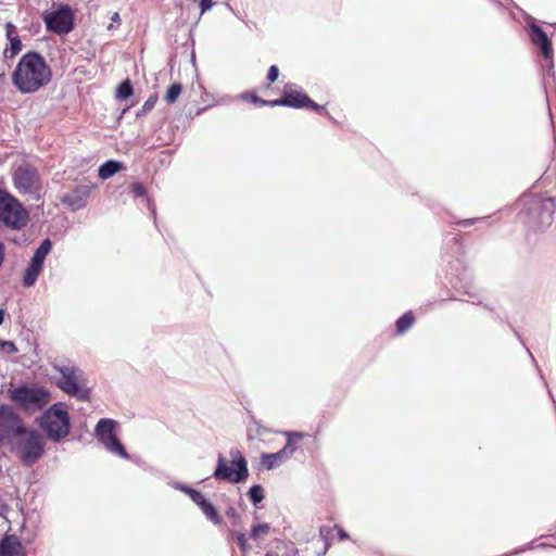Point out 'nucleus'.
<instances>
[{"label": "nucleus", "mask_w": 556, "mask_h": 556, "mask_svg": "<svg viewBox=\"0 0 556 556\" xmlns=\"http://www.w3.org/2000/svg\"><path fill=\"white\" fill-rule=\"evenodd\" d=\"M441 257L447 264L445 279L451 288L458 293L467 294L472 299L471 304L482 306L492 312L497 320L504 321L493 306L478 300V294L472 291L473 276L467 266L465 247L459 233L448 232L444 236Z\"/></svg>", "instance_id": "obj_1"}, {"label": "nucleus", "mask_w": 556, "mask_h": 556, "mask_svg": "<svg viewBox=\"0 0 556 556\" xmlns=\"http://www.w3.org/2000/svg\"><path fill=\"white\" fill-rule=\"evenodd\" d=\"M0 440L28 466L35 464V429L9 405H0Z\"/></svg>", "instance_id": "obj_2"}, {"label": "nucleus", "mask_w": 556, "mask_h": 556, "mask_svg": "<svg viewBox=\"0 0 556 556\" xmlns=\"http://www.w3.org/2000/svg\"><path fill=\"white\" fill-rule=\"evenodd\" d=\"M60 377L49 376L48 368L37 363V378L48 377L49 381L61 391L79 402H89L92 396V388L86 386V377L79 366L60 365L56 361L51 363Z\"/></svg>", "instance_id": "obj_3"}, {"label": "nucleus", "mask_w": 556, "mask_h": 556, "mask_svg": "<svg viewBox=\"0 0 556 556\" xmlns=\"http://www.w3.org/2000/svg\"><path fill=\"white\" fill-rule=\"evenodd\" d=\"M519 204L521 205L518 213L519 219L529 231H542L552 225L556 208L553 197L523 194Z\"/></svg>", "instance_id": "obj_4"}, {"label": "nucleus", "mask_w": 556, "mask_h": 556, "mask_svg": "<svg viewBox=\"0 0 556 556\" xmlns=\"http://www.w3.org/2000/svg\"><path fill=\"white\" fill-rule=\"evenodd\" d=\"M68 405L63 401L52 403L37 415V430L50 442H64L72 431Z\"/></svg>", "instance_id": "obj_5"}, {"label": "nucleus", "mask_w": 556, "mask_h": 556, "mask_svg": "<svg viewBox=\"0 0 556 556\" xmlns=\"http://www.w3.org/2000/svg\"><path fill=\"white\" fill-rule=\"evenodd\" d=\"M229 457L227 458L223 453H218L213 473L206 480L214 478L219 483H245L250 477L249 463L245 455L238 447H231L229 450Z\"/></svg>", "instance_id": "obj_6"}, {"label": "nucleus", "mask_w": 556, "mask_h": 556, "mask_svg": "<svg viewBox=\"0 0 556 556\" xmlns=\"http://www.w3.org/2000/svg\"><path fill=\"white\" fill-rule=\"evenodd\" d=\"M530 39L531 46L538 56V63L542 75L541 86L545 96L548 114L552 118L547 90L548 88L556 86L553 37H530Z\"/></svg>", "instance_id": "obj_7"}, {"label": "nucleus", "mask_w": 556, "mask_h": 556, "mask_svg": "<svg viewBox=\"0 0 556 556\" xmlns=\"http://www.w3.org/2000/svg\"><path fill=\"white\" fill-rule=\"evenodd\" d=\"M46 30L53 35H68L75 27L73 9L63 1L52 3L41 13Z\"/></svg>", "instance_id": "obj_8"}, {"label": "nucleus", "mask_w": 556, "mask_h": 556, "mask_svg": "<svg viewBox=\"0 0 556 556\" xmlns=\"http://www.w3.org/2000/svg\"><path fill=\"white\" fill-rule=\"evenodd\" d=\"M121 430L119 421L110 417H102L96 424L92 435L109 453L113 455L126 454V446L119 439Z\"/></svg>", "instance_id": "obj_9"}, {"label": "nucleus", "mask_w": 556, "mask_h": 556, "mask_svg": "<svg viewBox=\"0 0 556 556\" xmlns=\"http://www.w3.org/2000/svg\"><path fill=\"white\" fill-rule=\"evenodd\" d=\"M0 222L12 229H21L26 225L27 212L9 192L0 189Z\"/></svg>", "instance_id": "obj_10"}, {"label": "nucleus", "mask_w": 556, "mask_h": 556, "mask_svg": "<svg viewBox=\"0 0 556 556\" xmlns=\"http://www.w3.org/2000/svg\"><path fill=\"white\" fill-rule=\"evenodd\" d=\"M494 4L497 5L501 10H506L509 18L526 27L531 31L530 35H548V33L542 28L535 17H533L530 13L520 8L514 0H491ZM549 35H554L549 33Z\"/></svg>", "instance_id": "obj_11"}, {"label": "nucleus", "mask_w": 556, "mask_h": 556, "mask_svg": "<svg viewBox=\"0 0 556 556\" xmlns=\"http://www.w3.org/2000/svg\"><path fill=\"white\" fill-rule=\"evenodd\" d=\"M12 78L22 92L35 91V51H29L21 59Z\"/></svg>", "instance_id": "obj_12"}, {"label": "nucleus", "mask_w": 556, "mask_h": 556, "mask_svg": "<svg viewBox=\"0 0 556 556\" xmlns=\"http://www.w3.org/2000/svg\"><path fill=\"white\" fill-rule=\"evenodd\" d=\"M97 184L75 185L60 197L61 203L71 212H78L88 205V199Z\"/></svg>", "instance_id": "obj_13"}, {"label": "nucleus", "mask_w": 556, "mask_h": 556, "mask_svg": "<svg viewBox=\"0 0 556 556\" xmlns=\"http://www.w3.org/2000/svg\"><path fill=\"white\" fill-rule=\"evenodd\" d=\"M8 394L15 406L23 412L28 413L35 409V384L11 383Z\"/></svg>", "instance_id": "obj_14"}, {"label": "nucleus", "mask_w": 556, "mask_h": 556, "mask_svg": "<svg viewBox=\"0 0 556 556\" xmlns=\"http://www.w3.org/2000/svg\"><path fill=\"white\" fill-rule=\"evenodd\" d=\"M281 92L285 108L292 110H304L311 98L301 86L290 81L285 84Z\"/></svg>", "instance_id": "obj_15"}, {"label": "nucleus", "mask_w": 556, "mask_h": 556, "mask_svg": "<svg viewBox=\"0 0 556 556\" xmlns=\"http://www.w3.org/2000/svg\"><path fill=\"white\" fill-rule=\"evenodd\" d=\"M71 37H60L62 43H73L71 47L72 51L80 59L88 62L96 58V43L91 38L76 37V40H70Z\"/></svg>", "instance_id": "obj_16"}, {"label": "nucleus", "mask_w": 556, "mask_h": 556, "mask_svg": "<svg viewBox=\"0 0 556 556\" xmlns=\"http://www.w3.org/2000/svg\"><path fill=\"white\" fill-rule=\"evenodd\" d=\"M128 190L132 193L134 199H140L148 208L155 227H157L156 219V204L153 198L149 194L147 187L141 181H134L128 186Z\"/></svg>", "instance_id": "obj_17"}, {"label": "nucleus", "mask_w": 556, "mask_h": 556, "mask_svg": "<svg viewBox=\"0 0 556 556\" xmlns=\"http://www.w3.org/2000/svg\"><path fill=\"white\" fill-rule=\"evenodd\" d=\"M204 517L216 527H223L225 520L217 506L204 493L194 502Z\"/></svg>", "instance_id": "obj_18"}, {"label": "nucleus", "mask_w": 556, "mask_h": 556, "mask_svg": "<svg viewBox=\"0 0 556 556\" xmlns=\"http://www.w3.org/2000/svg\"><path fill=\"white\" fill-rule=\"evenodd\" d=\"M14 185L20 192H31L35 185V172L28 166H18L14 173Z\"/></svg>", "instance_id": "obj_19"}, {"label": "nucleus", "mask_w": 556, "mask_h": 556, "mask_svg": "<svg viewBox=\"0 0 556 556\" xmlns=\"http://www.w3.org/2000/svg\"><path fill=\"white\" fill-rule=\"evenodd\" d=\"M67 220L64 216H55L50 223L42 222L38 232H46L51 238L61 239L67 232Z\"/></svg>", "instance_id": "obj_20"}, {"label": "nucleus", "mask_w": 556, "mask_h": 556, "mask_svg": "<svg viewBox=\"0 0 556 556\" xmlns=\"http://www.w3.org/2000/svg\"><path fill=\"white\" fill-rule=\"evenodd\" d=\"M126 169L127 165L125 162L116 159H108L99 165L97 176L101 181H105Z\"/></svg>", "instance_id": "obj_21"}, {"label": "nucleus", "mask_w": 556, "mask_h": 556, "mask_svg": "<svg viewBox=\"0 0 556 556\" xmlns=\"http://www.w3.org/2000/svg\"><path fill=\"white\" fill-rule=\"evenodd\" d=\"M289 457L280 448L277 452H262L260 456V463L256 467L257 470H274L278 468L282 463L287 462Z\"/></svg>", "instance_id": "obj_22"}, {"label": "nucleus", "mask_w": 556, "mask_h": 556, "mask_svg": "<svg viewBox=\"0 0 556 556\" xmlns=\"http://www.w3.org/2000/svg\"><path fill=\"white\" fill-rule=\"evenodd\" d=\"M53 71L47 59L37 51V91L52 81Z\"/></svg>", "instance_id": "obj_23"}, {"label": "nucleus", "mask_w": 556, "mask_h": 556, "mask_svg": "<svg viewBox=\"0 0 556 556\" xmlns=\"http://www.w3.org/2000/svg\"><path fill=\"white\" fill-rule=\"evenodd\" d=\"M0 556H25L24 547L15 535L7 534L1 539Z\"/></svg>", "instance_id": "obj_24"}, {"label": "nucleus", "mask_w": 556, "mask_h": 556, "mask_svg": "<svg viewBox=\"0 0 556 556\" xmlns=\"http://www.w3.org/2000/svg\"><path fill=\"white\" fill-rule=\"evenodd\" d=\"M135 97V87L129 77L124 78L121 80L114 91V99L117 102H128L134 100Z\"/></svg>", "instance_id": "obj_25"}, {"label": "nucleus", "mask_w": 556, "mask_h": 556, "mask_svg": "<svg viewBox=\"0 0 556 556\" xmlns=\"http://www.w3.org/2000/svg\"><path fill=\"white\" fill-rule=\"evenodd\" d=\"M282 433L286 437V444L281 447V450L290 459L293 456V454L299 450L298 443L305 437V434L303 432L294 430H286Z\"/></svg>", "instance_id": "obj_26"}, {"label": "nucleus", "mask_w": 556, "mask_h": 556, "mask_svg": "<svg viewBox=\"0 0 556 556\" xmlns=\"http://www.w3.org/2000/svg\"><path fill=\"white\" fill-rule=\"evenodd\" d=\"M249 534L243 530H229L227 534V541L230 543L232 541L236 542L238 548L240 549L242 556H247V554L251 551V545L248 542Z\"/></svg>", "instance_id": "obj_27"}, {"label": "nucleus", "mask_w": 556, "mask_h": 556, "mask_svg": "<svg viewBox=\"0 0 556 556\" xmlns=\"http://www.w3.org/2000/svg\"><path fill=\"white\" fill-rule=\"evenodd\" d=\"M416 317L413 311L408 309L404 312L394 321V331L396 336H403L415 324Z\"/></svg>", "instance_id": "obj_28"}, {"label": "nucleus", "mask_w": 556, "mask_h": 556, "mask_svg": "<svg viewBox=\"0 0 556 556\" xmlns=\"http://www.w3.org/2000/svg\"><path fill=\"white\" fill-rule=\"evenodd\" d=\"M245 495L256 509L261 508L262 502L266 497L265 489L261 483H253L245 492Z\"/></svg>", "instance_id": "obj_29"}, {"label": "nucleus", "mask_w": 556, "mask_h": 556, "mask_svg": "<svg viewBox=\"0 0 556 556\" xmlns=\"http://www.w3.org/2000/svg\"><path fill=\"white\" fill-rule=\"evenodd\" d=\"M168 485H170L173 489L187 495L193 503L203 493L201 490L195 489L193 485L182 482V481H178V480H173V481L168 482Z\"/></svg>", "instance_id": "obj_30"}, {"label": "nucleus", "mask_w": 556, "mask_h": 556, "mask_svg": "<svg viewBox=\"0 0 556 556\" xmlns=\"http://www.w3.org/2000/svg\"><path fill=\"white\" fill-rule=\"evenodd\" d=\"M182 91L184 85L180 81L172 83L167 86L163 99L167 104L172 105L177 102Z\"/></svg>", "instance_id": "obj_31"}, {"label": "nucleus", "mask_w": 556, "mask_h": 556, "mask_svg": "<svg viewBox=\"0 0 556 556\" xmlns=\"http://www.w3.org/2000/svg\"><path fill=\"white\" fill-rule=\"evenodd\" d=\"M178 129V126H173L172 124L167 126V131L162 130V126L160 129H154L155 132L159 131L156 135V142H159V146H166L173 142L175 130Z\"/></svg>", "instance_id": "obj_32"}, {"label": "nucleus", "mask_w": 556, "mask_h": 556, "mask_svg": "<svg viewBox=\"0 0 556 556\" xmlns=\"http://www.w3.org/2000/svg\"><path fill=\"white\" fill-rule=\"evenodd\" d=\"M269 530L270 525L268 522H253L250 528L249 538L252 539L253 541H257L262 535L267 534Z\"/></svg>", "instance_id": "obj_33"}, {"label": "nucleus", "mask_w": 556, "mask_h": 556, "mask_svg": "<svg viewBox=\"0 0 556 556\" xmlns=\"http://www.w3.org/2000/svg\"><path fill=\"white\" fill-rule=\"evenodd\" d=\"M115 456H118L125 460H129L146 471L154 472V468L149 466L139 454H130L126 451V454H115Z\"/></svg>", "instance_id": "obj_34"}, {"label": "nucleus", "mask_w": 556, "mask_h": 556, "mask_svg": "<svg viewBox=\"0 0 556 556\" xmlns=\"http://www.w3.org/2000/svg\"><path fill=\"white\" fill-rule=\"evenodd\" d=\"M157 100H159V93L157 92L151 93L149 96V98L143 102L141 109L136 112V114H135L136 119L143 117L146 114H148L150 111H152L153 108L155 106Z\"/></svg>", "instance_id": "obj_35"}, {"label": "nucleus", "mask_w": 556, "mask_h": 556, "mask_svg": "<svg viewBox=\"0 0 556 556\" xmlns=\"http://www.w3.org/2000/svg\"><path fill=\"white\" fill-rule=\"evenodd\" d=\"M239 99L260 108H263L265 103V99L261 98L255 90H248L240 93Z\"/></svg>", "instance_id": "obj_36"}, {"label": "nucleus", "mask_w": 556, "mask_h": 556, "mask_svg": "<svg viewBox=\"0 0 556 556\" xmlns=\"http://www.w3.org/2000/svg\"><path fill=\"white\" fill-rule=\"evenodd\" d=\"M52 397V392L45 386L37 382V410H41L42 405Z\"/></svg>", "instance_id": "obj_37"}, {"label": "nucleus", "mask_w": 556, "mask_h": 556, "mask_svg": "<svg viewBox=\"0 0 556 556\" xmlns=\"http://www.w3.org/2000/svg\"><path fill=\"white\" fill-rule=\"evenodd\" d=\"M225 516L229 519L230 525L233 528L240 527L242 525L241 515L238 513L235 506L229 505L225 510Z\"/></svg>", "instance_id": "obj_38"}, {"label": "nucleus", "mask_w": 556, "mask_h": 556, "mask_svg": "<svg viewBox=\"0 0 556 556\" xmlns=\"http://www.w3.org/2000/svg\"><path fill=\"white\" fill-rule=\"evenodd\" d=\"M280 75V70L278 67V65L276 64H273L268 67L267 70V73H266V77H265V88L266 89H270V85L274 84L278 77Z\"/></svg>", "instance_id": "obj_39"}, {"label": "nucleus", "mask_w": 556, "mask_h": 556, "mask_svg": "<svg viewBox=\"0 0 556 556\" xmlns=\"http://www.w3.org/2000/svg\"><path fill=\"white\" fill-rule=\"evenodd\" d=\"M54 241L50 236H47L45 239L41 240V242L37 245V252L39 251V255H42L47 257L52 248H53Z\"/></svg>", "instance_id": "obj_40"}, {"label": "nucleus", "mask_w": 556, "mask_h": 556, "mask_svg": "<svg viewBox=\"0 0 556 556\" xmlns=\"http://www.w3.org/2000/svg\"><path fill=\"white\" fill-rule=\"evenodd\" d=\"M535 542H536V540H532L531 542L526 543L525 545H521V546L517 547V548L515 549V552H514V553H515V554H520V553H523V552H526V551H530V549H532V548L546 549V548H552V547H554L553 545L547 544V543H545V542H542V543H540V544L535 545Z\"/></svg>", "instance_id": "obj_41"}, {"label": "nucleus", "mask_w": 556, "mask_h": 556, "mask_svg": "<svg viewBox=\"0 0 556 556\" xmlns=\"http://www.w3.org/2000/svg\"><path fill=\"white\" fill-rule=\"evenodd\" d=\"M35 283V255L30 257L26 274L24 277V286L30 287Z\"/></svg>", "instance_id": "obj_42"}, {"label": "nucleus", "mask_w": 556, "mask_h": 556, "mask_svg": "<svg viewBox=\"0 0 556 556\" xmlns=\"http://www.w3.org/2000/svg\"><path fill=\"white\" fill-rule=\"evenodd\" d=\"M245 412H247V415H248V418H249L250 422L253 424L256 427L257 434H263V433L271 432V430L269 428H267V427L262 425L261 420H258L255 417L254 413L251 409L245 408Z\"/></svg>", "instance_id": "obj_43"}, {"label": "nucleus", "mask_w": 556, "mask_h": 556, "mask_svg": "<svg viewBox=\"0 0 556 556\" xmlns=\"http://www.w3.org/2000/svg\"><path fill=\"white\" fill-rule=\"evenodd\" d=\"M11 38V47L10 49L4 50L5 58H14L22 49V42L20 37H10Z\"/></svg>", "instance_id": "obj_44"}, {"label": "nucleus", "mask_w": 556, "mask_h": 556, "mask_svg": "<svg viewBox=\"0 0 556 556\" xmlns=\"http://www.w3.org/2000/svg\"><path fill=\"white\" fill-rule=\"evenodd\" d=\"M304 110L315 112L316 114H318L320 116H325L326 114H328V111L326 110V105L318 104L312 98H309Z\"/></svg>", "instance_id": "obj_45"}, {"label": "nucleus", "mask_w": 556, "mask_h": 556, "mask_svg": "<svg viewBox=\"0 0 556 556\" xmlns=\"http://www.w3.org/2000/svg\"><path fill=\"white\" fill-rule=\"evenodd\" d=\"M194 37H186V40L181 43L182 47L187 50L188 48L191 49L190 51V62L192 65L197 68V58L194 52Z\"/></svg>", "instance_id": "obj_46"}, {"label": "nucleus", "mask_w": 556, "mask_h": 556, "mask_svg": "<svg viewBox=\"0 0 556 556\" xmlns=\"http://www.w3.org/2000/svg\"><path fill=\"white\" fill-rule=\"evenodd\" d=\"M46 438L37 430V460L45 454Z\"/></svg>", "instance_id": "obj_47"}, {"label": "nucleus", "mask_w": 556, "mask_h": 556, "mask_svg": "<svg viewBox=\"0 0 556 556\" xmlns=\"http://www.w3.org/2000/svg\"><path fill=\"white\" fill-rule=\"evenodd\" d=\"M198 3L199 10L201 14H204L208 11H211L216 2L214 0H195Z\"/></svg>", "instance_id": "obj_48"}, {"label": "nucleus", "mask_w": 556, "mask_h": 556, "mask_svg": "<svg viewBox=\"0 0 556 556\" xmlns=\"http://www.w3.org/2000/svg\"><path fill=\"white\" fill-rule=\"evenodd\" d=\"M122 23V18L118 12H114L110 17V23L106 25V30H115Z\"/></svg>", "instance_id": "obj_49"}, {"label": "nucleus", "mask_w": 556, "mask_h": 556, "mask_svg": "<svg viewBox=\"0 0 556 556\" xmlns=\"http://www.w3.org/2000/svg\"><path fill=\"white\" fill-rule=\"evenodd\" d=\"M333 528H334V530L337 532L338 541L343 542V541H346L348 539H350L349 532L342 526L334 525Z\"/></svg>", "instance_id": "obj_50"}, {"label": "nucleus", "mask_w": 556, "mask_h": 556, "mask_svg": "<svg viewBox=\"0 0 556 556\" xmlns=\"http://www.w3.org/2000/svg\"><path fill=\"white\" fill-rule=\"evenodd\" d=\"M264 106H268V108L281 106V108H285L283 96L281 94L279 98L271 99V100H266L265 99Z\"/></svg>", "instance_id": "obj_51"}, {"label": "nucleus", "mask_w": 556, "mask_h": 556, "mask_svg": "<svg viewBox=\"0 0 556 556\" xmlns=\"http://www.w3.org/2000/svg\"><path fill=\"white\" fill-rule=\"evenodd\" d=\"M503 323L507 324V326L511 329L514 336L518 339V341L521 343L523 349H527V343H526L525 339L522 338L521 333L508 321L507 318H505Z\"/></svg>", "instance_id": "obj_52"}, {"label": "nucleus", "mask_w": 556, "mask_h": 556, "mask_svg": "<svg viewBox=\"0 0 556 556\" xmlns=\"http://www.w3.org/2000/svg\"><path fill=\"white\" fill-rule=\"evenodd\" d=\"M531 363H532V365L534 366L535 370L538 371V375H539V377H540V379H541L542 383H543L544 386H547V380H546V378H545V376H544V374H543V371H542L541 367L539 366V364H538V362H536L535 357H532Z\"/></svg>", "instance_id": "obj_53"}, {"label": "nucleus", "mask_w": 556, "mask_h": 556, "mask_svg": "<svg viewBox=\"0 0 556 556\" xmlns=\"http://www.w3.org/2000/svg\"><path fill=\"white\" fill-rule=\"evenodd\" d=\"M46 258L45 256L42 255H39V253L37 254V278L40 276V274L45 269V262H46Z\"/></svg>", "instance_id": "obj_54"}, {"label": "nucleus", "mask_w": 556, "mask_h": 556, "mask_svg": "<svg viewBox=\"0 0 556 556\" xmlns=\"http://www.w3.org/2000/svg\"><path fill=\"white\" fill-rule=\"evenodd\" d=\"M329 533H330V529L328 527L321 526L319 528V536L321 538V540L324 541L325 544H326V541H330Z\"/></svg>", "instance_id": "obj_55"}, {"label": "nucleus", "mask_w": 556, "mask_h": 556, "mask_svg": "<svg viewBox=\"0 0 556 556\" xmlns=\"http://www.w3.org/2000/svg\"><path fill=\"white\" fill-rule=\"evenodd\" d=\"M479 218H465V219H460L456 223V225L458 226H462V227H470L472 226Z\"/></svg>", "instance_id": "obj_56"}, {"label": "nucleus", "mask_w": 556, "mask_h": 556, "mask_svg": "<svg viewBox=\"0 0 556 556\" xmlns=\"http://www.w3.org/2000/svg\"><path fill=\"white\" fill-rule=\"evenodd\" d=\"M136 101L135 100H131V101H128L126 102L125 106L119 111L121 112V115L122 116H125V114L136 105Z\"/></svg>", "instance_id": "obj_57"}, {"label": "nucleus", "mask_w": 556, "mask_h": 556, "mask_svg": "<svg viewBox=\"0 0 556 556\" xmlns=\"http://www.w3.org/2000/svg\"><path fill=\"white\" fill-rule=\"evenodd\" d=\"M325 117L334 126L340 127L341 129H345L344 125H342L338 119H336L329 112L325 115Z\"/></svg>", "instance_id": "obj_58"}, {"label": "nucleus", "mask_w": 556, "mask_h": 556, "mask_svg": "<svg viewBox=\"0 0 556 556\" xmlns=\"http://www.w3.org/2000/svg\"><path fill=\"white\" fill-rule=\"evenodd\" d=\"M4 27H5V35H14L16 31V26L11 22L5 23Z\"/></svg>", "instance_id": "obj_59"}, {"label": "nucleus", "mask_w": 556, "mask_h": 556, "mask_svg": "<svg viewBox=\"0 0 556 556\" xmlns=\"http://www.w3.org/2000/svg\"><path fill=\"white\" fill-rule=\"evenodd\" d=\"M213 106H214V104H207V105H204V106L197 108L194 110V115L199 116V115L205 113L207 110H210Z\"/></svg>", "instance_id": "obj_60"}, {"label": "nucleus", "mask_w": 556, "mask_h": 556, "mask_svg": "<svg viewBox=\"0 0 556 556\" xmlns=\"http://www.w3.org/2000/svg\"><path fill=\"white\" fill-rule=\"evenodd\" d=\"M292 545L290 548H287L286 556H296L299 554V548H296L292 542H290Z\"/></svg>", "instance_id": "obj_61"}, {"label": "nucleus", "mask_w": 556, "mask_h": 556, "mask_svg": "<svg viewBox=\"0 0 556 556\" xmlns=\"http://www.w3.org/2000/svg\"><path fill=\"white\" fill-rule=\"evenodd\" d=\"M124 116L121 115V112H118L114 118V123L113 125L111 126L112 129H116L117 126L122 123Z\"/></svg>", "instance_id": "obj_62"}, {"label": "nucleus", "mask_w": 556, "mask_h": 556, "mask_svg": "<svg viewBox=\"0 0 556 556\" xmlns=\"http://www.w3.org/2000/svg\"><path fill=\"white\" fill-rule=\"evenodd\" d=\"M536 21H538V24H539L542 28H543V25H547V26L552 27L554 31H556V22H554V23H548V22L541 21V20H538V18H536Z\"/></svg>", "instance_id": "obj_63"}, {"label": "nucleus", "mask_w": 556, "mask_h": 556, "mask_svg": "<svg viewBox=\"0 0 556 556\" xmlns=\"http://www.w3.org/2000/svg\"><path fill=\"white\" fill-rule=\"evenodd\" d=\"M329 547H330V541H326L324 549L317 552L316 556H325Z\"/></svg>", "instance_id": "obj_64"}]
</instances>
